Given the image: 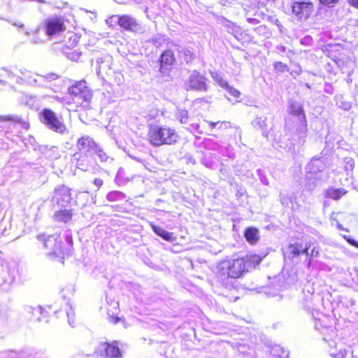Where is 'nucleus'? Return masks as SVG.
Segmentation results:
<instances>
[{
    "label": "nucleus",
    "instance_id": "f257e3e1",
    "mask_svg": "<svg viewBox=\"0 0 358 358\" xmlns=\"http://www.w3.org/2000/svg\"><path fill=\"white\" fill-rule=\"evenodd\" d=\"M262 259L254 255L246 258L227 259L217 266L216 275L218 280L226 287L232 286V280L243 276L250 268L259 264Z\"/></svg>",
    "mask_w": 358,
    "mask_h": 358
},
{
    "label": "nucleus",
    "instance_id": "f03ea898",
    "mask_svg": "<svg viewBox=\"0 0 358 358\" xmlns=\"http://www.w3.org/2000/svg\"><path fill=\"white\" fill-rule=\"evenodd\" d=\"M0 136L15 141L20 136L23 130L29 128L28 121L17 115L0 117Z\"/></svg>",
    "mask_w": 358,
    "mask_h": 358
},
{
    "label": "nucleus",
    "instance_id": "7ed1b4c3",
    "mask_svg": "<svg viewBox=\"0 0 358 358\" xmlns=\"http://www.w3.org/2000/svg\"><path fill=\"white\" fill-rule=\"evenodd\" d=\"M148 136L150 143L154 146L171 145L177 141L178 137L174 129L159 125L150 126Z\"/></svg>",
    "mask_w": 358,
    "mask_h": 358
},
{
    "label": "nucleus",
    "instance_id": "20e7f679",
    "mask_svg": "<svg viewBox=\"0 0 358 358\" xmlns=\"http://www.w3.org/2000/svg\"><path fill=\"white\" fill-rule=\"evenodd\" d=\"M19 73L20 75L17 76V83H20L19 80H20L22 83L36 87H46L48 83L58 78L55 73L42 76L32 73L25 69H20Z\"/></svg>",
    "mask_w": 358,
    "mask_h": 358
},
{
    "label": "nucleus",
    "instance_id": "39448f33",
    "mask_svg": "<svg viewBox=\"0 0 358 358\" xmlns=\"http://www.w3.org/2000/svg\"><path fill=\"white\" fill-rule=\"evenodd\" d=\"M41 120L49 129L55 132L60 134L68 133L67 127L62 118L58 117L57 114L49 108H44L41 112Z\"/></svg>",
    "mask_w": 358,
    "mask_h": 358
},
{
    "label": "nucleus",
    "instance_id": "423d86ee",
    "mask_svg": "<svg viewBox=\"0 0 358 358\" xmlns=\"http://www.w3.org/2000/svg\"><path fill=\"white\" fill-rule=\"evenodd\" d=\"M325 168L326 164L321 157H313L306 165V178L308 180L306 184V188L309 191H312L315 189L317 185L316 182L319 179L316 176L322 172Z\"/></svg>",
    "mask_w": 358,
    "mask_h": 358
},
{
    "label": "nucleus",
    "instance_id": "0eeeda50",
    "mask_svg": "<svg viewBox=\"0 0 358 358\" xmlns=\"http://www.w3.org/2000/svg\"><path fill=\"white\" fill-rule=\"evenodd\" d=\"M57 235L46 236L45 234H39L37 239L43 244L44 248L50 250L48 255H54L57 257L68 255V249H64L61 240H58Z\"/></svg>",
    "mask_w": 358,
    "mask_h": 358
},
{
    "label": "nucleus",
    "instance_id": "6e6552de",
    "mask_svg": "<svg viewBox=\"0 0 358 358\" xmlns=\"http://www.w3.org/2000/svg\"><path fill=\"white\" fill-rule=\"evenodd\" d=\"M292 13L301 21H306L314 10L313 3L310 0H292Z\"/></svg>",
    "mask_w": 358,
    "mask_h": 358
},
{
    "label": "nucleus",
    "instance_id": "1a4fd4ad",
    "mask_svg": "<svg viewBox=\"0 0 358 358\" xmlns=\"http://www.w3.org/2000/svg\"><path fill=\"white\" fill-rule=\"evenodd\" d=\"M69 93L73 96L74 101L80 103L82 101H89L92 93L90 89L87 86L85 80L77 82L75 85L69 88Z\"/></svg>",
    "mask_w": 358,
    "mask_h": 358
},
{
    "label": "nucleus",
    "instance_id": "9d476101",
    "mask_svg": "<svg viewBox=\"0 0 358 358\" xmlns=\"http://www.w3.org/2000/svg\"><path fill=\"white\" fill-rule=\"evenodd\" d=\"M207 80L208 79L199 71H193L186 83L187 89L199 92H207L208 88L206 83Z\"/></svg>",
    "mask_w": 358,
    "mask_h": 358
},
{
    "label": "nucleus",
    "instance_id": "9b49d317",
    "mask_svg": "<svg viewBox=\"0 0 358 358\" xmlns=\"http://www.w3.org/2000/svg\"><path fill=\"white\" fill-rule=\"evenodd\" d=\"M120 27L126 31L136 34H143L145 31V28L137 20L129 15H121Z\"/></svg>",
    "mask_w": 358,
    "mask_h": 358
},
{
    "label": "nucleus",
    "instance_id": "f8f14e48",
    "mask_svg": "<svg viewBox=\"0 0 358 358\" xmlns=\"http://www.w3.org/2000/svg\"><path fill=\"white\" fill-rule=\"evenodd\" d=\"M45 28L46 34L49 36L58 35L65 29L64 22L58 17H50L45 20Z\"/></svg>",
    "mask_w": 358,
    "mask_h": 358
},
{
    "label": "nucleus",
    "instance_id": "ddd939ff",
    "mask_svg": "<svg viewBox=\"0 0 358 358\" xmlns=\"http://www.w3.org/2000/svg\"><path fill=\"white\" fill-rule=\"evenodd\" d=\"M53 200L62 206H66L71 201V189L64 185L55 188Z\"/></svg>",
    "mask_w": 358,
    "mask_h": 358
},
{
    "label": "nucleus",
    "instance_id": "4468645a",
    "mask_svg": "<svg viewBox=\"0 0 358 358\" xmlns=\"http://www.w3.org/2000/svg\"><path fill=\"white\" fill-rule=\"evenodd\" d=\"M99 353L101 356L106 357H121V352L117 346V342L114 341L112 343H101L98 348Z\"/></svg>",
    "mask_w": 358,
    "mask_h": 358
},
{
    "label": "nucleus",
    "instance_id": "2eb2a0df",
    "mask_svg": "<svg viewBox=\"0 0 358 358\" xmlns=\"http://www.w3.org/2000/svg\"><path fill=\"white\" fill-rule=\"evenodd\" d=\"M309 247L310 245H308V243H306L304 247L299 243L290 244L284 251L285 258L294 259L301 254H305L306 256H308Z\"/></svg>",
    "mask_w": 358,
    "mask_h": 358
},
{
    "label": "nucleus",
    "instance_id": "dca6fc26",
    "mask_svg": "<svg viewBox=\"0 0 358 358\" xmlns=\"http://www.w3.org/2000/svg\"><path fill=\"white\" fill-rule=\"evenodd\" d=\"M76 146L80 152L87 155L94 152L97 145L92 138L84 136L78 139Z\"/></svg>",
    "mask_w": 358,
    "mask_h": 358
},
{
    "label": "nucleus",
    "instance_id": "f3484780",
    "mask_svg": "<svg viewBox=\"0 0 358 358\" xmlns=\"http://www.w3.org/2000/svg\"><path fill=\"white\" fill-rule=\"evenodd\" d=\"M287 112L291 115L296 117L298 120L306 118L303 105L297 101L292 99L288 101Z\"/></svg>",
    "mask_w": 358,
    "mask_h": 358
},
{
    "label": "nucleus",
    "instance_id": "a211bd4d",
    "mask_svg": "<svg viewBox=\"0 0 358 358\" xmlns=\"http://www.w3.org/2000/svg\"><path fill=\"white\" fill-rule=\"evenodd\" d=\"M268 121V120L266 116L261 115L257 116L252 122V126L255 129H260L262 131V136L266 138L268 137L271 131Z\"/></svg>",
    "mask_w": 358,
    "mask_h": 358
},
{
    "label": "nucleus",
    "instance_id": "6ab92c4d",
    "mask_svg": "<svg viewBox=\"0 0 358 358\" xmlns=\"http://www.w3.org/2000/svg\"><path fill=\"white\" fill-rule=\"evenodd\" d=\"M175 61L173 53L171 50L164 51L160 57V71L165 73L172 66Z\"/></svg>",
    "mask_w": 358,
    "mask_h": 358
},
{
    "label": "nucleus",
    "instance_id": "aec40b11",
    "mask_svg": "<svg viewBox=\"0 0 358 358\" xmlns=\"http://www.w3.org/2000/svg\"><path fill=\"white\" fill-rule=\"evenodd\" d=\"M298 124L296 129L295 135L297 136L298 143L302 144L305 142L307 136V120L306 119L298 120Z\"/></svg>",
    "mask_w": 358,
    "mask_h": 358
},
{
    "label": "nucleus",
    "instance_id": "412c9836",
    "mask_svg": "<svg viewBox=\"0 0 358 358\" xmlns=\"http://www.w3.org/2000/svg\"><path fill=\"white\" fill-rule=\"evenodd\" d=\"M244 236L248 243L255 245L259 239V231L255 227H248L245 231Z\"/></svg>",
    "mask_w": 358,
    "mask_h": 358
},
{
    "label": "nucleus",
    "instance_id": "4be33fe9",
    "mask_svg": "<svg viewBox=\"0 0 358 358\" xmlns=\"http://www.w3.org/2000/svg\"><path fill=\"white\" fill-rule=\"evenodd\" d=\"M152 229L157 236H160L164 240L169 242H173L176 241V237L173 236V233L169 232L165 229L155 225H152Z\"/></svg>",
    "mask_w": 358,
    "mask_h": 358
},
{
    "label": "nucleus",
    "instance_id": "5701e85b",
    "mask_svg": "<svg viewBox=\"0 0 358 358\" xmlns=\"http://www.w3.org/2000/svg\"><path fill=\"white\" fill-rule=\"evenodd\" d=\"M112 58L111 57L107 55L103 57H100L96 59V62L98 64L97 71H106L107 70L110 69V64H111Z\"/></svg>",
    "mask_w": 358,
    "mask_h": 358
},
{
    "label": "nucleus",
    "instance_id": "b1692460",
    "mask_svg": "<svg viewBox=\"0 0 358 358\" xmlns=\"http://www.w3.org/2000/svg\"><path fill=\"white\" fill-rule=\"evenodd\" d=\"M346 191L343 188L329 189L325 192V196L334 200H338L342 196L345 194Z\"/></svg>",
    "mask_w": 358,
    "mask_h": 358
},
{
    "label": "nucleus",
    "instance_id": "393cba45",
    "mask_svg": "<svg viewBox=\"0 0 358 358\" xmlns=\"http://www.w3.org/2000/svg\"><path fill=\"white\" fill-rule=\"evenodd\" d=\"M80 36L73 32H68L65 36V45L69 48H73L79 42Z\"/></svg>",
    "mask_w": 358,
    "mask_h": 358
},
{
    "label": "nucleus",
    "instance_id": "a878e982",
    "mask_svg": "<svg viewBox=\"0 0 358 358\" xmlns=\"http://www.w3.org/2000/svg\"><path fill=\"white\" fill-rule=\"evenodd\" d=\"M54 217L57 221L67 222L71 220L72 214L71 210H63L55 213Z\"/></svg>",
    "mask_w": 358,
    "mask_h": 358
},
{
    "label": "nucleus",
    "instance_id": "bb28decb",
    "mask_svg": "<svg viewBox=\"0 0 358 358\" xmlns=\"http://www.w3.org/2000/svg\"><path fill=\"white\" fill-rule=\"evenodd\" d=\"M124 193L120 191H111L106 195V199L109 201H120L125 199Z\"/></svg>",
    "mask_w": 358,
    "mask_h": 358
},
{
    "label": "nucleus",
    "instance_id": "cd10ccee",
    "mask_svg": "<svg viewBox=\"0 0 358 358\" xmlns=\"http://www.w3.org/2000/svg\"><path fill=\"white\" fill-rule=\"evenodd\" d=\"M329 352L330 356L333 358H345L347 355L345 349L341 348L338 350L336 345L334 347L330 345Z\"/></svg>",
    "mask_w": 358,
    "mask_h": 358
},
{
    "label": "nucleus",
    "instance_id": "c85d7f7f",
    "mask_svg": "<svg viewBox=\"0 0 358 358\" xmlns=\"http://www.w3.org/2000/svg\"><path fill=\"white\" fill-rule=\"evenodd\" d=\"M336 105L344 110H349L351 108V103L346 101L342 95H337L336 97Z\"/></svg>",
    "mask_w": 358,
    "mask_h": 358
},
{
    "label": "nucleus",
    "instance_id": "c756f323",
    "mask_svg": "<svg viewBox=\"0 0 358 358\" xmlns=\"http://www.w3.org/2000/svg\"><path fill=\"white\" fill-rule=\"evenodd\" d=\"M24 309L28 313L31 314L33 316H37L38 315H41L44 317L46 316V311L41 306L33 307L31 306H26Z\"/></svg>",
    "mask_w": 358,
    "mask_h": 358
},
{
    "label": "nucleus",
    "instance_id": "7c9ffc66",
    "mask_svg": "<svg viewBox=\"0 0 358 358\" xmlns=\"http://www.w3.org/2000/svg\"><path fill=\"white\" fill-rule=\"evenodd\" d=\"M176 117L182 124H187L188 122L189 115L188 111L186 109L177 108Z\"/></svg>",
    "mask_w": 358,
    "mask_h": 358
},
{
    "label": "nucleus",
    "instance_id": "2f4dec72",
    "mask_svg": "<svg viewBox=\"0 0 358 358\" xmlns=\"http://www.w3.org/2000/svg\"><path fill=\"white\" fill-rule=\"evenodd\" d=\"M180 52L186 63L191 62L195 58V55L187 48H182Z\"/></svg>",
    "mask_w": 358,
    "mask_h": 358
},
{
    "label": "nucleus",
    "instance_id": "473e14b6",
    "mask_svg": "<svg viewBox=\"0 0 358 358\" xmlns=\"http://www.w3.org/2000/svg\"><path fill=\"white\" fill-rule=\"evenodd\" d=\"M271 353L273 356H276L280 358H285L288 356V352L279 345L273 347L271 350Z\"/></svg>",
    "mask_w": 358,
    "mask_h": 358
},
{
    "label": "nucleus",
    "instance_id": "72a5a7b5",
    "mask_svg": "<svg viewBox=\"0 0 358 358\" xmlns=\"http://www.w3.org/2000/svg\"><path fill=\"white\" fill-rule=\"evenodd\" d=\"M97 155L98 158L102 162H106L108 159L113 160L112 158H110L109 156L98 145L94 151Z\"/></svg>",
    "mask_w": 358,
    "mask_h": 358
},
{
    "label": "nucleus",
    "instance_id": "f704fd0d",
    "mask_svg": "<svg viewBox=\"0 0 358 358\" xmlns=\"http://www.w3.org/2000/svg\"><path fill=\"white\" fill-rule=\"evenodd\" d=\"M80 154L79 153H75L73 155V159L75 160H77V162H76V166L78 169H80L83 171H86L87 169V165L84 163L85 162V159L87 157V155H85V157H83V159H79L78 157H80Z\"/></svg>",
    "mask_w": 358,
    "mask_h": 358
},
{
    "label": "nucleus",
    "instance_id": "c9c22d12",
    "mask_svg": "<svg viewBox=\"0 0 358 358\" xmlns=\"http://www.w3.org/2000/svg\"><path fill=\"white\" fill-rule=\"evenodd\" d=\"M211 76L221 87L224 88L225 86H227L228 83L223 79L222 76L219 73L213 72L211 73Z\"/></svg>",
    "mask_w": 358,
    "mask_h": 358
},
{
    "label": "nucleus",
    "instance_id": "e433bc0d",
    "mask_svg": "<svg viewBox=\"0 0 358 358\" xmlns=\"http://www.w3.org/2000/svg\"><path fill=\"white\" fill-rule=\"evenodd\" d=\"M121 15H114L108 17L106 22L109 27L115 26V24L120 25Z\"/></svg>",
    "mask_w": 358,
    "mask_h": 358
},
{
    "label": "nucleus",
    "instance_id": "4c0bfd02",
    "mask_svg": "<svg viewBox=\"0 0 358 358\" xmlns=\"http://www.w3.org/2000/svg\"><path fill=\"white\" fill-rule=\"evenodd\" d=\"M66 312L68 317V322L71 327H73L76 324L75 312L71 306H69V309L66 310Z\"/></svg>",
    "mask_w": 358,
    "mask_h": 358
},
{
    "label": "nucleus",
    "instance_id": "58836bf2",
    "mask_svg": "<svg viewBox=\"0 0 358 358\" xmlns=\"http://www.w3.org/2000/svg\"><path fill=\"white\" fill-rule=\"evenodd\" d=\"M280 200L281 203L283 206H289V204H292L291 208L292 209H294V206L292 197H290V196H289L288 195H286V194H280Z\"/></svg>",
    "mask_w": 358,
    "mask_h": 358
},
{
    "label": "nucleus",
    "instance_id": "ea45409f",
    "mask_svg": "<svg viewBox=\"0 0 358 358\" xmlns=\"http://www.w3.org/2000/svg\"><path fill=\"white\" fill-rule=\"evenodd\" d=\"M273 68L276 71H278L280 73H283V72L289 71L287 66L281 62H275L273 64Z\"/></svg>",
    "mask_w": 358,
    "mask_h": 358
},
{
    "label": "nucleus",
    "instance_id": "a19ab883",
    "mask_svg": "<svg viewBox=\"0 0 358 358\" xmlns=\"http://www.w3.org/2000/svg\"><path fill=\"white\" fill-rule=\"evenodd\" d=\"M224 89H225L230 95L234 97H238L241 94L240 92L238 90L229 86V84H227V86H225Z\"/></svg>",
    "mask_w": 358,
    "mask_h": 358
},
{
    "label": "nucleus",
    "instance_id": "79ce46f5",
    "mask_svg": "<svg viewBox=\"0 0 358 358\" xmlns=\"http://www.w3.org/2000/svg\"><path fill=\"white\" fill-rule=\"evenodd\" d=\"M320 3L329 8H333L338 0H319Z\"/></svg>",
    "mask_w": 358,
    "mask_h": 358
},
{
    "label": "nucleus",
    "instance_id": "37998d69",
    "mask_svg": "<svg viewBox=\"0 0 358 358\" xmlns=\"http://www.w3.org/2000/svg\"><path fill=\"white\" fill-rule=\"evenodd\" d=\"M319 255H320L319 248L317 247H314L312 249L310 254V255L308 254V255L307 256V257H309L308 265H310L311 259L314 257H317L319 256Z\"/></svg>",
    "mask_w": 358,
    "mask_h": 358
},
{
    "label": "nucleus",
    "instance_id": "c03bdc74",
    "mask_svg": "<svg viewBox=\"0 0 358 358\" xmlns=\"http://www.w3.org/2000/svg\"><path fill=\"white\" fill-rule=\"evenodd\" d=\"M65 240L67 244V248H64V249H68V254L69 253L70 248L72 247L73 245V238L70 233L65 234Z\"/></svg>",
    "mask_w": 358,
    "mask_h": 358
},
{
    "label": "nucleus",
    "instance_id": "a18cd8bd",
    "mask_svg": "<svg viewBox=\"0 0 358 358\" xmlns=\"http://www.w3.org/2000/svg\"><path fill=\"white\" fill-rule=\"evenodd\" d=\"M5 20L7 21L9 24H12L13 26L17 27V29H22V30H24L25 29V26L22 22H14L13 20H10V19H6Z\"/></svg>",
    "mask_w": 358,
    "mask_h": 358
},
{
    "label": "nucleus",
    "instance_id": "49530a36",
    "mask_svg": "<svg viewBox=\"0 0 358 358\" xmlns=\"http://www.w3.org/2000/svg\"><path fill=\"white\" fill-rule=\"evenodd\" d=\"M342 236L345 240H346V241L350 245L358 248V241H357L356 240L353 239L352 238H351L350 236H347V235H343Z\"/></svg>",
    "mask_w": 358,
    "mask_h": 358
},
{
    "label": "nucleus",
    "instance_id": "de8ad7c7",
    "mask_svg": "<svg viewBox=\"0 0 358 358\" xmlns=\"http://www.w3.org/2000/svg\"><path fill=\"white\" fill-rule=\"evenodd\" d=\"M80 55H81V52H72L68 53L67 57L69 59H70L72 61H78L80 59Z\"/></svg>",
    "mask_w": 358,
    "mask_h": 358
},
{
    "label": "nucleus",
    "instance_id": "09e8293b",
    "mask_svg": "<svg viewBox=\"0 0 358 358\" xmlns=\"http://www.w3.org/2000/svg\"><path fill=\"white\" fill-rule=\"evenodd\" d=\"M345 162L346 163L345 168L347 170H352L354 167V161L351 158H345Z\"/></svg>",
    "mask_w": 358,
    "mask_h": 358
},
{
    "label": "nucleus",
    "instance_id": "8fccbe9b",
    "mask_svg": "<svg viewBox=\"0 0 358 358\" xmlns=\"http://www.w3.org/2000/svg\"><path fill=\"white\" fill-rule=\"evenodd\" d=\"M206 145L208 148L214 150H216L219 148V145L216 143H213L210 139L206 141Z\"/></svg>",
    "mask_w": 358,
    "mask_h": 358
},
{
    "label": "nucleus",
    "instance_id": "3c124183",
    "mask_svg": "<svg viewBox=\"0 0 358 358\" xmlns=\"http://www.w3.org/2000/svg\"><path fill=\"white\" fill-rule=\"evenodd\" d=\"M2 280L5 284L10 285L14 282L15 276L9 274L6 278H2Z\"/></svg>",
    "mask_w": 358,
    "mask_h": 358
},
{
    "label": "nucleus",
    "instance_id": "603ef678",
    "mask_svg": "<svg viewBox=\"0 0 358 358\" xmlns=\"http://www.w3.org/2000/svg\"><path fill=\"white\" fill-rule=\"evenodd\" d=\"M230 127H231V124H230L229 122H227V121L220 122V121H218L217 128L219 129H227V128H229Z\"/></svg>",
    "mask_w": 358,
    "mask_h": 358
},
{
    "label": "nucleus",
    "instance_id": "864d4df0",
    "mask_svg": "<svg viewBox=\"0 0 358 358\" xmlns=\"http://www.w3.org/2000/svg\"><path fill=\"white\" fill-rule=\"evenodd\" d=\"M108 315L109 317V320L110 322L113 324H117L119 321L121 320V318L117 316H114L113 314L110 315V313H108Z\"/></svg>",
    "mask_w": 358,
    "mask_h": 358
},
{
    "label": "nucleus",
    "instance_id": "5fc2aeb1",
    "mask_svg": "<svg viewBox=\"0 0 358 358\" xmlns=\"http://www.w3.org/2000/svg\"><path fill=\"white\" fill-rule=\"evenodd\" d=\"M313 41V39H312V37L310 36H306L305 37H303L301 41V43L302 44H305V45H310V43H312Z\"/></svg>",
    "mask_w": 358,
    "mask_h": 358
},
{
    "label": "nucleus",
    "instance_id": "6e6d98bb",
    "mask_svg": "<svg viewBox=\"0 0 358 358\" xmlns=\"http://www.w3.org/2000/svg\"><path fill=\"white\" fill-rule=\"evenodd\" d=\"M222 24L227 27L233 28L235 26V24H234L232 22L228 20L226 18H222Z\"/></svg>",
    "mask_w": 358,
    "mask_h": 358
},
{
    "label": "nucleus",
    "instance_id": "4d7b16f0",
    "mask_svg": "<svg viewBox=\"0 0 358 358\" xmlns=\"http://www.w3.org/2000/svg\"><path fill=\"white\" fill-rule=\"evenodd\" d=\"M31 43L32 44H40L43 43V41L38 37V36L35 35L32 37Z\"/></svg>",
    "mask_w": 358,
    "mask_h": 358
},
{
    "label": "nucleus",
    "instance_id": "13d9d810",
    "mask_svg": "<svg viewBox=\"0 0 358 358\" xmlns=\"http://www.w3.org/2000/svg\"><path fill=\"white\" fill-rule=\"evenodd\" d=\"M2 69L6 72L7 75H8V78H14V77H17L18 76H16L13 72H12L9 69H8L7 67H2Z\"/></svg>",
    "mask_w": 358,
    "mask_h": 358
},
{
    "label": "nucleus",
    "instance_id": "bf43d9fd",
    "mask_svg": "<svg viewBox=\"0 0 358 358\" xmlns=\"http://www.w3.org/2000/svg\"><path fill=\"white\" fill-rule=\"evenodd\" d=\"M93 182L94 185L97 187V189H99L103 185V180L101 178L94 179Z\"/></svg>",
    "mask_w": 358,
    "mask_h": 358
},
{
    "label": "nucleus",
    "instance_id": "052dcab7",
    "mask_svg": "<svg viewBox=\"0 0 358 358\" xmlns=\"http://www.w3.org/2000/svg\"><path fill=\"white\" fill-rule=\"evenodd\" d=\"M247 21L252 24H257L259 23V21L257 19L253 17H248Z\"/></svg>",
    "mask_w": 358,
    "mask_h": 358
},
{
    "label": "nucleus",
    "instance_id": "680f3d73",
    "mask_svg": "<svg viewBox=\"0 0 358 358\" xmlns=\"http://www.w3.org/2000/svg\"><path fill=\"white\" fill-rule=\"evenodd\" d=\"M191 128L192 130L194 131H196L198 133H201L200 131H199V124H197V123H194V124H191Z\"/></svg>",
    "mask_w": 358,
    "mask_h": 358
},
{
    "label": "nucleus",
    "instance_id": "e2e57ef3",
    "mask_svg": "<svg viewBox=\"0 0 358 358\" xmlns=\"http://www.w3.org/2000/svg\"><path fill=\"white\" fill-rule=\"evenodd\" d=\"M349 3L352 6L358 8V0H349Z\"/></svg>",
    "mask_w": 358,
    "mask_h": 358
},
{
    "label": "nucleus",
    "instance_id": "0e129e2a",
    "mask_svg": "<svg viewBox=\"0 0 358 358\" xmlns=\"http://www.w3.org/2000/svg\"><path fill=\"white\" fill-rule=\"evenodd\" d=\"M208 124H209V126L210 127L211 129H215V127H217L218 125V122H208Z\"/></svg>",
    "mask_w": 358,
    "mask_h": 358
},
{
    "label": "nucleus",
    "instance_id": "69168bd1",
    "mask_svg": "<svg viewBox=\"0 0 358 358\" xmlns=\"http://www.w3.org/2000/svg\"><path fill=\"white\" fill-rule=\"evenodd\" d=\"M336 227H337V229H338V230H345V231H348L347 229H345V228L342 226V224H341L339 223V222H338V220H336Z\"/></svg>",
    "mask_w": 358,
    "mask_h": 358
},
{
    "label": "nucleus",
    "instance_id": "338daca9",
    "mask_svg": "<svg viewBox=\"0 0 358 358\" xmlns=\"http://www.w3.org/2000/svg\"><path fill=\"white\" fill-rule=\"evenodd\" d=\"M267 29L266 26L265 25H260L259 27H257L255 30L259 31H264Z\"/></svg>",
    "mask_w": 358,
    "mask_h": 358
},
{
    "label": "nucleus",
    "instance_id": "774afa93",
    "mask_svg": "<svg viewBox=\"0 0 358 358\" xmlns=\"http://www.w3.org/2000/svg\"><path fill=\"white\" fill-rule=\"evenodd\" d=\"M277 49H278L280 52H282V53H284V52H286V47H285V46H284V45H280V46L277 47Z\"/></svg>",
    "mask_w": 358,
    "mask_h": 358
}]
</instances>
